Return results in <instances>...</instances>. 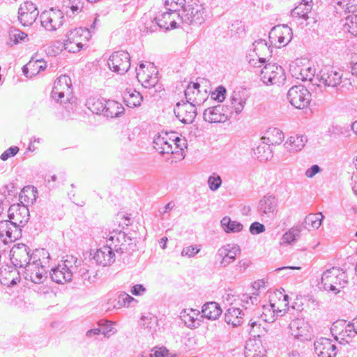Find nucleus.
<instances>
[{
  "label": "nucleus",
  "instance_id": "nucleus-1",
  "mask_svg": "<svg viewBox=\"0 0 357 357\" xmlns=\"http://www.w3.org/2000/svg\"><path fill=\"white\" fill-rule=\"evenodd\" d=\"M50 256L45 249L34 250L32 262L24 268V278L35 284H42L47 278L45 264L49 262Z\"/></svg>",
  "mask_w": 357,
  "mask_h": 357
},
{
  "label": "nucleus",
  "instance_id": "nucleus-2",
  "mask_svg": "<svg viewBox=\"0 0 357 357\" xmlns=\"http://www.w3.org/2000/svg\"><path fill=\"white\" fill-rule=\"evenodd\" d=\"M314 79L319 81V83L317 84L319 86L323 84L325 86L335 88L342 84L341 87L348 88L347 85H351L350 79L344 77L342 70L331 66H325L321 68Z\"/></svg>",
  "mask_w": 357,
  "mask_h": 357
},
{
  "label": "nucleus",
  "instance_id": "nucleus-3",
  "mask_svg": "<svg viewBox=\"0 0 357 357\" xmlns=\"http://www.w3.org/2000/svg\"><path fill=\"white\" fill-rule=\"evenodd\" d=\"M347 283L345 272L340 268L333 267L322 274L320 284L325 290L337 294L340 289L344 287Z\"/></svg>",
  "mask_w": 357,
  "mask_h": 357
},
{
  "label": "nucleus",
  "instance_id": "nucleus-4",
  "mask_svg": "<svg viewBox=\"0 0 357 357\" xmlns=\"http://www.w3.org/2000/svg\"><path fill=\"white\" fill-rule=\"evenodd\" d=\"M206 18V11L199 0L192 1L181 9V23L187 24H202Z\"/></svg>",
  "mask_w": 357,
  "mask_h": 357
},
{
  "label": "nucleus",
  "instance_id": "nucleus-5",
  "mask_svg": "<svg viewBox=\"0 0 357 357\" xmlns=\"http://www.w3.org/2000/svg\"><path fill=\"white\" fill-rule=\"evenodd\" d=\"M67 39L63 43L66 50L76 53L79 52L91 37V31L87 28H75L66 34Z\"/></svg>",
  "mask_w": 357,
  "mask_h": 357
},
{
  "label": "nucleus",
  "instance_id": "nucleus-6",
  "mask_svg": "<svg viewBox=\"0 0 357 357\" xmlns=\"http://www.w3.org/2000/svg\"><path fill=\"white\" fill-rule=\"evenodd\" d=\"M259 77L266 85L280 84L286 79L283 68L276 63L265 64L260 70Z\"/></svg>",
  "mask_w": 357,
  "mask_h": 357
},
{
  "label": "nucleus",
  "instance_id": "nucleus-7",
  "mask_svg": "<svg viewBox=\"0 0 357 357\" xmlns=\"http://www.w3.org/2000/svg\"><path fill=\"white\" fill-rule=\"evenodd\" d=\"M72 83L69 76L63 75L59 77L54 82L52 90V98L56 102L66 103L72 98Z\"/></svg>",
  "mask_w": 357,
  "mask_h": 357
},
{
  "label": "nucleus",
  "instance_id": "nucleus-8",
  "mask_svg": "<svg viewBox=\"0 0 357 357\" xmlns=\"http://www.w3.org/2000/svg\"><path fill=\"white\" fill-rule=\"evenodd\" d=\"M178 22H181V13L168 10L155 17V22L152 21L150 27L146 24V29L151 33L155 31L158 27L169 30L176 28Z\"/></svg>",
  "mask_w": 357,
  "mask_h": 357
},
{
  "label": "nucleus",
  "instance_id": "nucleus-9",
  "mask_svg": "<svg viewBox=\"0 0 357 357\" xmlns=\"http://www.w3.org/2000/svg\"><path fill=\"white\" fill-rule=\"evenodd\" d=\"M31 252L30 248L25 244L18 243L15 245L10 252L12 264L16 267L26 268L32 262L34 250L32 252Z\"/></svg>",
  "mask_w": 357,
  "mask_h": 357
},
{
  "label": "nucleus",
  "instance_id": "nucleus-10",
  "mask_svg": "<svg viewBox=\"0 0 357 357\" xmlns=\"http://www.w3.org/2000/svg\"><path fill=\"white\" fill-rule=\"evenodd\" d=\"M311 94L303 85H296L291 87L287 93L289 102L297 109L306 108L310 102Z\"/></svg>",
  "mask_w": 357,
  "mask_h": 357
},
{
  "label": "nucleus",
  "instance_id": "nucleus-11",
  "mask_svg": "<svg viewBox=\"0 0 357 357\" xmlns=\"http://www.w3.org/2000/svg\"><path fill=\"white\" fill-rule=\"evenodd\" d=\"M107 64L112 71L123 75L130 67V54L124 51L115 52L109 56Z\"/></svg>",
  "mask_w": 357,
  "mask_h": 357
},
{
  "label": "nucleus",
  "instance_id": "nucleus-12",
  "mask_svg": "<svg viewBox=\"0 0 357 357\" xmlns=\"http://www.w3.org/2000/svg\"><path fill=\"white\" fill-rule=\"evenodd\" d=\"M278 199L270 194L264 195L258 202L257 212L262 220H272L276 215L278 211Z\"/></svg>",
  "mask_w": 357,
  "mask_h": 357
},
{
  "label": "nucleus",
  "instance_id": "nucleus-13",
  "mask_svg": "<svg viewBox=\"0 0 357 357\" xmlns=\"http://www.w3.org/2000/svg\"><path fill=\"white\" fill-rule=\"evenodd\" d=\"M63 11L57 9H50L43 11L40 15L42 26L47 31H55L63 25Z\"/></svg>",
  "mask_w": 357,
  "mask_h": 357
},
{
  "label": "nucleus",
  "instance_id": "nucleus-14",
  "mask_svg": "<svg viewBox=\"0 0 357 357\" xmlns=\"http://www.w3.org/2000/svg\"><path fill=\"white\" fill-rule=\"evenodd\" d=\"M203 118L205 121L211 123H224L231 118V109L227 105H218L206 109Z\"/></svg>",
  "mask_w": 357,
  "mask_h": 357
},
{
  "label": "nucleus",
  "instance_id": "nucleus-15",
  "mask_svg": "<svg viewBox=\"0 0 357 357\" xmlns=\"http://www.w3.org/2000/svg\"><path fill=\"white\" fill-rule=\"evenodd\" d=\"M9 221L21 229L29 219V211L24 204H13L8 209Z\"/></svg>",
  "mask_w": 357,
  "mask_h": 357
},
{
  "label": "nucleus",
  "instance_id": "nucleus-16",
  "mask_svg": "<svg viewBox=\"0 0 357 357\" xmlns=\"http://www.w3.org/2000/svg\"><path fill=\"white\" fill-rule=\"evenodd\" d=\"M22 236V229L13 225L9 220L0 222V242L6 245Z\"/></svg>",
  "mask_w": 357,
  "mask_h": 357
},
{
  "label": "nucleus",
  "instance_id": "nucleus-17",
  "mask_svg": "<svg viewBox=\"0 0 357 357\" xmlns=\"http://www.w3.org/2000/svg\"><path fill=\"white\" fill-rule=\"evenodd\" d=\"M291 335L296 339L305 342L311 339L310 326L303 319H296L289 324Z\"/></svg>",
  "mask_w": 357,
  "mask_h": 357
},
{
  "label": "nucleus",
  "instance_id": "nucleus-18",
  "mask_svg": "<svg viewBox=\"0 0 357 357\" xmlns=\"http://www.w3.org/2000/svg\"><path fill=\"white\" fill-rule=\"evenodd\" d=\"M38 14L36 6L31 1H26L19 8L18 20L23 26H30L36 21Z\"/></svg>",
  "mask_w": 357,
  "mask_h": 357
},
{
  "label": "nucleus",
  "instance_id": "nucleus-19",
  "mask_svg": "<svg viewBox=\"0 0 357 357\" xmlns=\"http://www.w3.org/2000/svg\"><path fill=\"white\" fill-rule=\"evenodd\" d=\"M200 84L198 82H191L186 87L184 93L188 103L195 105H201L207 100L206 90L202 92L200 89Z\"/></svg>",
  "mask_w": 357,
  "mask_h": 357
},
{
  "label": "nucleus",
  "instance_id": "nucleus-20",
  "mask_svg": "<svg viewBox=\"0 0 357 357\" xmlns=\"http://www.w3.org/2000/svg\"><path fill=\"white\" fill-rule=\"evenodd\" d=\"M196 105L186 102H178L174 109L177 119L183 123H191L197 116Z\"/></svg>",
  "mask_w": 357,
  "mask_h": 357
},
{
  "label": "nucleus",
  "instance_id": "nucleus-21",
  "mask_svg": "<svg viewBox=\"0 0 357 357\" xmlns=\"http://www.w3.org/2000/svg\"><path fill=\"white\" fill-rule=\"evenodd\" d=\"M263 334L253 335L246 343L245 356V357H265L266 349L262 344L261 338Z\"/></svg>",
  "mask_w": 357,
  "mask_h": 357
},
{
  "label": "nucleus",
  "instance_id": "nucleus-22",
  "mask_svg": "<svg viewBox=\"0 0 357 357\" xmlns=\"http://www.w3.org/2000/svg\"><path fill=\"white\" fill-rule=\"evenodd\" d=\"M342 346V344H340ZM315 353L321 357H335L339 349L332 340L326 337H320L314 343ZM341 349V347H340Z\"/></svg>",
  "mask_w": 357,
  "mask_h": 357
},
{
  "label": "nucleus",
  "instance_id": "nucleus-23",
  "mask_svg": "<svg viewBox=\"0 0 357 357\" xmlns=\"http://www.w3.org/2000/svg\"><path fill=\"white\" fill-rule=\"evenodd\" d=\"M93 259L96 263L102 266L112 264L115 261V251L108 245H104L96 250L94 254Z\"/></svg>",
  "mask_w": 357,
  "mask_h": 357
},
{
  "label": "nucleus",
  "instance_id": "nucleus-24",
  "mask_svg": "<svg viewBox=\"0 0 357 357\" xmlns=\"http://www.w3.org/2000/svg\"><path fill=\"white\" fill-rule=\"evenodd\" d=\"M171 140L172 139L169 138L167 132L164 134H159L154 137L153 147L161 154H173L175 151L173 150Z\"/></svg>",
  "mask_w": 357,
  "mask_h": 357
},
{
  "label": "nucleus",
  "instance_id": "nucleus-25",
  "mask_svg": "<svg viewBox=\"0 0 357 357\" xmlns=\"http://www.w3.org/2000/svg\"><path fill=\"white\" fill-rule=\"evenodd\" d=\"M312 8V0H303L291 11V16L294 19L306 21L309 17L308 13Z\"/></svg>",
  "mask_w": 357,
  "mask_h": 357
},
{
  "label": "nucleus",
  "instance_id": "nucleus-26",
  "mask_svg": "<svg viewBox=\"0 0 357 357\" xmlns=\"http://www.w3.org/2000/svg\"><path fill=\"white\" fill-rule=\"evenodd\" d=\"M243 315L242 310L238 307H230L225 314V320L228 324L233 326H240L243 321Z\"/></svg>",
  "mask_w": 357,
  "mask_h": 357
},
{
  "label": "nucleus",
  "instance_id": "nucleus-27",
  "mask_svg": "<svg viewBox=\"0 0 357 357\" xmlns=\"http://www.w3.org/2000/svg\"><path fill=\"white\" fill-rule=\"evenodd\" d=\"M80 264V261L73 255H67L66 259L62 261L61 274L66 275L68 273L70 274L71 280L74 274L77 273V270Z\"/></svg>",
  "mask_w": 357,
  "mask_h": 357
},
{
  "label": "nucleus",
  "instance_id": "nucleus-28",
  "mask_svg": "<svg viewBox=\"0 0 357 357\" xmlns=\"http://www.w3.org/2000/svg\"><path fill=\"white\" fill-rule=\"evenodd\" d=\"M306 142V137L295 135L290 136L284 143V146L285 149L290 152H297L304 147Z\"/></svg>",
  "mask_w": 357,
  "mask_h": 357
},
{
  "label": "nucleus",
  "instance_id": "nucleus-29",
  "mask_svg": "<svg viewBox=\"0 0 357 357\" xmlns=\"http://www.w3.org/2000/svg\"><path fill=\"white\" fill-rule=\"evenodd\" d=\"M123 112L124 108L121 103L114 100H108L106 101L105 109L102 115L107 119H113L119 117L123 114Z\"/></svg>",
  "mask_w": 357,
  "mask_h": 357
},
{
  "label": "nucleus",
  "instance_id": "nucleus-30",
  "mask_svg": "<svg viewBox=\"0 0 357 357\" xmlns=\"http://www.w3.org/2000/svg\"><path fill=\"white\" fill-rule=\"evenodd\" d=\"M202 317L208 319L215 320L220 316L222 309L218 303L215 302H208L202 306Z\"/></svg>",
  "mask_w": 357,
  "mask_h": 357
},
{
  "label": "nucleus",
  "instance_id": "nucleus-31",
  "mask_svg": "<svg viewBox=\"0 0 357 357\" xmlns=\"http://www.w3.org/2000/svg\"><path fill=\"white\" fill-rule=\"evenodd\" d=\"M106 100L101 98L90 97L87 99L86 106L93 114H103Z\"/></svg>",
  "mask_w": 357,
  "mask_h": 357
},
{
  "label": "nucleus",
  "instance_id": "nucleus-32",
  "mask_svg": "<svg viewBox=\"0 0 357 357\" xmlns=\"http://www.w3.org/2000/svg\"><path fill=\"white\" fill-rule=\"evenodd\" d=\"M246 100L242 98L239 93L234 92L229 98V109H231V116L233 112L239 114L243 109Z\"/></svg>",
  "mask_w": 357,
  "mask_h": 357
},
{
  "label": "nucleus",
  "instance_id": "nucleus-33",
  "mask_svg": "<svg viewBox=\"0 0 357 357\" xmlns=\"http://www.w3.org/2000/svg\"><path fill=\"white\" fill-rule=\"evenodd\" d=\"M142 100L141 93L135 90L130 89L123 93V100L129 107L134 108L139 106Z\"/></svg>",
  "mask_w": 357,
  "mask_h": 357
},
{
  "label": "nucleus",
  "instance_id": "nucleus-34",
  "mask_svg": "<svg viewBox=\"0 0 357 357\" xmlns=\"http://www.w3.org/2000/svg\"><path fill=\"white\" fill-rule=\"evenodd\" d=\"M266 137H263L264 143L268 144H280L284 138V133L277 128H270L266 133Z\"/></svg>",
  "mask_w": 357,
  "mask_h": 357
},
{
  "label": "nucleus",
  "instance_id": "nucleus-35",
  "mask_svg": "<svg viewBox=\"0 0 357 357\" xmlns=\"http://www.w3.org/2000/svg\"><path fill=\"white\" fill-rule=\"evenodd\" d=\"M125 239H126V234L124 231L113 230L109 232L107 243L112 246L116 253L117 247L119 246V244H123V241L126 242Z\"/></svg>",
  "mask_w": 357,
  "mask_h": 357
},
{
  "label": "nucleus",
  "instance_id": "nucleus-36",
  "mask_svg": "<svg viewBox=\"0 0 357 357\" xmlns=\"http://www.w3.org/2000/svg\"><path fill=\"white\" fill-rule=\"evenodd\" d=\"M340 334L341 335V340L339 341V344L344 345L348 344L347 337L349 338L357 335V318L353 319L351 323L348 324L345 330H342Z\"/></svg>",
  "mask_w": 357,
  "mask_h": 357
},
{
  "label": "nucleus",
  "instance_id": "nucleus-37",
  "mask_svg": "<svg viewBox=\"0 0 357 357\" xmlns=\"http://www.w3.org/2000/svg\"><path fill=\"white\" fill-rule=\"evenodd\" d=\"M324 215L321 213L310 214L307 215L303 223L304 228L310 230L311 229H318L321 225Z\"/></svg>",
  "mask_w": 357,
  "mask_h": 357
},
{
  "label": "nucleus",
  "instance_id": "nucleus-38",
  "mask_svg": "<svg viewBox=\"0 0 357 357\" xmlns=\"http://www.w3.org/2000/svg\"><path fill=\"white\" fill-rule=\"evenodd\" d=\"M221 226L227 233L239 232L243 229V225L239 222L231 220L228 216L224 217L221 220Z\"/></svg>",
  "mask_w": 357,
  "mask_h": 357
},
{
  "label": "nucleus",
  "instance_id": "nucleus-39",
  "mask_svg": "<svg viewBox=\"0 0 357 357\" xmlns=\"http://www.w3.org/2000/svg\"><path fill=\"white\" fill-rule=\"evenodd\" d=\"M301 232V229L299 227H293L283 234L280 243L282 245L294 243L300 237Z\"/></svg>",
  "mask_w": 357,
  "mask_h": 357
},
{
  "label": "nucleus",
  "instance_id": "nucleus-40",
  "mask_svg": "<svg viewBox=\"0 0 357 357\" xmlns=\"http://www.w3.org/2000/svg\"><path fill=\"white\" fill-rule=\"evenodd\" d=\"M61 267L62 262L59 264L57 266L52 268L50 273L52 281L58 284H64L66 282L71 281L70 274H69V273L66 274V275L62 276L61 269Z\"/></svg>",
  "mask_w": 357,
  "mask_h": 357
},
{
  "label": "nucleus",
  "instance_id": "nucleus-41",
  "mask_svg": "<svg viewBox=\"0 0 357 357\" xmlns=\"http://www.w3.org/2000/svg\"><path fill=\"white\" fill-rule=\"evenodd\" d=\"M126 242L123 241V244H119L117 247L116 254L122 255L123 253H131L135 250L136 241L135 238L130 237L126 234Z\"/></svg>",
  "mask_w": 357,
  "mask_h": 357
},
{
  "label": "nucleus",
  "instance_id": "nucleus-42",
  "mask_svg": "<svg viewBox=\"0 0 357 357\" xmlns=\"http://www.w3.org/2000/svg\"><path fill=\"white\" fill-rule=\"evenodd\" d=\"M8 34L10 41L8 43V44L10 46L17 45V43L24 41V39L28 36L26 33L14 27L10 28Z\"/></svg>",
  "mask_w": 357,
  "mask_h": 357
},
{
  "label": "nucleus",
  "instance_id": "nucleus-43",
  "mask_svg": "<svg viewBox=\"0 0 357 357\" xmlns=\"http://www.w3.org/2000/svg\"><path fill=\"white\" fill-rule=\"evenodd\" d=\"M190 314H183V319L185 324L190 328H196L199 326L197 321V316L200 312L197 310L190 309Z\"/></svg>",
  "mask_w": 357,
  "mask_h": 357
},
{
  "label": "nucleus",
  "instance_id": "nucleus-44",
  "mask_svg": "<svg viewBox=\"0 0 357 357\" xmlns=\"http://www.w3.org/2000/svg\"><path fill=\"white\" fill-rule=\"evenodd\" d=\"M137 78L146 88L154 87L158 83L157 77L149 76V75H146L145 73H141L139 71H137Z\"/></svg>",
  "mask_w": 357,
  "mask_h": 357
},
{
  "label": "nucleus",
  "instance_id": "nucleus-45",
  "mask_svg": "<svg viewBox=\"0 0 357 357\" xmlns=\"http://www.w3.org/2000/svg\"><path fill=\"white\" fill-rule=\"evenodd\" d=\"M282 29L281 34L278 36V41L280 45H286L292 39L293 33L291 29L287 25H283Z\"/></svg>",
  "mask_w": 357,
  "mask_h": 357
},
{
  "label": "nucleus",
  "instance_id": "nucleus-46",
  "mask_svg": "<svg viewBox=\"0 0 357 357\" xmlns=\"http://www.w3.org/2000/svg\"><path fill=\"white\" fill-rule=\"evenodd\" d=\"M185 0H165V6L167 10L181 13L184 7Z\"/></svg>",
  "mask_w": 357,
  "mask_h": 357
},
{
  "label": "nucleus",
  "instance_id": "nucleus-47",
  "mask_svg": "<svg viewBox=\"0 0 357 357\" xmlns=\"http://www.w3.org/2000/svg\"><path fill=\"white\" fill-rule=\"evenodd\" d=\"M83 7V3L81 2V1L70 0L68 4L63 6V11L66 12L67 15L71 16L69 14V10H68V8H69L72 14L74 15L75 13L81 11Z\"/></svg>",
  "mask_w": 357,
  "mask_h": 357
},
{
  "label": "nucleus",
  "instance_id": "nucleus-48",
  "mask_svg": "<svg viewBox=\"0 0 357 357\" xmlns=\"http://www.w3.org/2000/svg\"><path fill=\"white\" fill-rule=\"evenodd\" d=\"M344 26L349 33L357 36V15L347 17Z\"/></svg>",
  "mask_w": 357,
  "mask_h": 357
},
{
  "label": "nucleus",
  "instance_id": "nucleus-49",
  "mask_svg": "<svg viewBox=\"0 0 357 357\" xmlns=\"http://www.w3.org/2000/svg\"><path fill=\"white\" fill-rule=\"evenodd\" d=\"M314 73L315 69L312 67L302 68L300 70V77H297V78L302 80H309L312 82Z\"/></svg>",
  "mask_w": 357,
  "mask_h": 357
},
{
  "label": "nucleus",
  "instance_id": "nucleus-50",
  "mask_svg": "<svg viewBox=\"0 0 357 357\" xmlns=\"http://www.w3.org/2000/svg\"><path fill=\"white\" fill-rule=\"evenodd\" d=\"M221 177L215 173L208 178V185L211 191H216L221 186Z\"/></svg>",
  "mask_w": 357,
  "mask_h": 357
},
{
  "label": "nucleus",
  "instance_id": "nucleus-51",
  "mask_svg": "<svg viewBox=\"0 0 357 357\" xmlns=\"http://www.w3.org/2000/svg\"><path fill=\"white\" fill-rule=\"evenodd\" d=\"M347 13H355L357 11V0H343L338 3Z\"/></svg>",
  "mask_w": 357,
  "mask_h": 357
},
{
  "label": "nucleus",
  "instance_id": "nucleus-52",
  "mask_svg": "<svg viewBox=\"0 0 357 357\" xmlns=\"http://www.w3.org/2000/svg\"><path fill=\"white\" fill-rule=\"evenodd\" d=\"M157 322L156 317L153 316H143L142 317L141 325L143 328L152 331L155 326Z\"/></svg>",
  "mask_w": 357,
  "mask_h": 357
},
{
  "label": "nucleus",
  "instance_id": "nucleus-53",
  "mask_svg": "<svg viewBox=\"0 0 357 357\" xmlns=\"http://www.w3.org/2000/svg\"><path fill=\"white\" fill-rule=\"evenodd\" d=\"M226 92L227 90L223 86H219L211 93V97L213 100L221 102L225 99Z\"/></svg>",
  "mask_w": 357,
  "mask_h": 357
},
{
  "label": "nucleus",
  "instance_id": "nucleus-54",
  "mask_svg": "<svg viewBox=\"0 0 357 357\" xmlns=\"http://www.w3.org/2000/svg\"><path fill=\"white\" fill-rule=\"evenodd\" d=\"M171 142L172 145H175V149H179L181 151L182 158H184V149L187 148L185 139H181L177 137L175 139H172Z\"/></svg>",
  "mask_w": 357,
  "mask_h": 357
},
{
  "label": "nucleus",
  "instance_id": "nucleus-55",
  "mask_svg": "<svg viewBox=\"0 0 357 357\" xmlns=\"http://www.w3.org/2000/svg\"><path fill=\"white\" fill-rule=\"evenodd\" d=\"M19 150V148L16 146H10L1 155L0 158L6 161L8 158L15 156L18 153Z\"/></svg>",
  "mask_w": 357,
  "mask_h": 357
},
{
  "label": "nucleus",
  "instance_id": "nucleus-56",
  "mask_svg": "<svg viewBox=\"0 0 357 357\" xmlns=\"http://www.w3.org/2000/svg\"><path fill=\"white\" fill-rule=\"evenodd\" d=\"M199 251V249L197 248V245H190L188 247H185L183 249L181 252V255L183 257H192L196 254H197Z\"/></svg>",
  "mask_w": 357,
  "mask_h": 357
},
{
  "label": "nucleus",
  "instance_id": "nucleus-57",
  "mask_svg": "<svg viewBox=\"0 0 357 357\" xmlns=\"http://www.w3.org/2000/svg\"><path fill=\"white\" fill-rule=\"evenodd\" d=\"M346 324L344 321H337L332 324L331 328V331L333 335L335 337V340L339 341V337L337 336V333H340L342 331L339 332V329L342 328L343 326ZM341 335L340 334H339Z\"/></svg>",
  "mask_w": 357,
  "mask_h": 357
},
{
  "label": "nucleus",
  "instance_id": "nucleus-58",
  "mask_svg": "<svg viewBox=\"0 0 357 357\" xmlns=\"http://www.w3.org/2000/svg\"><path fill=\"white\" fill-rule=\"evenodd\" d=\"M135 301V298L131 296L128 295V294H121L119 296L118 303L119 304L120 306H119L118 307H120L121 306H126L129 305L131 302Z\"/></svg>",
  "mask_w": 357,
  "mask_h": 357
},
{
  "label": "nucleus",
  "instance_id": "nucleus-59",
  "mask_svg": "<svg viewBox=\"0 0 357 357\" xmlns=\"http://www.w3.org/2000/svg\"><path fill=\"white\" fill-rule=\"evenodd\" d=\"M153 351V354H150L148 357H169L168 353L169 351L165 347H160L158 349H155L152 350ZM142 357H147L144 356V354H142Z\"/></svg>",
  "mask_w": 357,
  "mask_h": 357
},
{
  "label": "nucleus",
  "instance_id": "nucleus-60",
  "mask_svg": "<svg viewBox=\"0 0 357 357\" xmlns=\"http://www.w3.org/2000/svg\"><path fill=\"white\" fill-rule=\"evenodd\" d=\"M265 231V226L259 222H255L250 226V231L252 234H259Z\"/></svg>",
  "mask_w": 357,
  "mask_h": 357
},
{
  "label": "nucleus",
  "instance_id": "nucleus-61",
  "mask_svg": "<svg viewBox=\"0 0 357 357\" xmlns=\"http://www.w3.org/2000/svg\"><path fill=\"white\" fill-rule=\"evenodd\" d=\"M241 253L240 247L238 245H231L230 249L228 255V258L231 261H234L236 259V257Z\"/></svg>",
  "mask_w": 357,
  "mask_h": 357
},
{
  "label": "nucleus",
  "instance_id": "nucleus-62",
  "mask_svg": "<svg viewBox=\"0 0 357 357\" xmlns=\"http://www.w3.org/2000/svg\"><path fill=\"white\" fill-rule=\"evenodd\" d=\"M321 168L317 165H313L305 171V176L308 178H312L317 173L321 172Z\"/></svg>",
  "mask_w": 357,
  "mask_h": 357
},
{
  "label": "nucleus",
  "instance_id": "nucleus-63",
  "mask_svg": "<svg viewBox=\"0 0 357 357\" xmlns=\"http://www.w3.org/2000/svg\"><path fill=\"white\" fill-rule=\"evenodd\" d=\"M230 249V244H227L222 248H220L216 254V257L218 258H225L228 257L229 252Z\"/></svg>",
  "mask_w": 357,
  "mask_h": 357
},
{
  "label": "nucleus",
  "instance_id": "nucleus-64",
  "mask_svg": "<svg viewBox=\"0 0 357 357\" xmlns=\"http://www.w3.org/2000/svg\"><path fill=\"white\" fill-rule=\"evenodd\" d=\"M146 291V288L140 284H135L132 287L131 293L135 296H140Z\"/></svg>",
  "mask_w": 357,
  "mask_h": 357
}]
</instances>
